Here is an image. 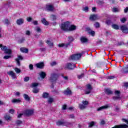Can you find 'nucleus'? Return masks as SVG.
<instances>
[{
	"label": "nucleus",
	"instance_id": "46",
	"mask_svg": "<svg viewBox=\"0 0 128 128\" xmlns=\"http://www.w3.org/2000/svg\"><path fill=\"white\" fill-rule=\"evenodd\" d=\"M4 23L6 24H10V21L8 19H5L4 20Z\"/></svg>",
	"mask_w": 128,
	"mask_h": 128
},
{
	"label": "nucleus",
	"instance_id": "11",
	"mask_svg": "<svg viewBox=\"0 0 128 128\" xmlns=\"http://www.w3.org/2000/svg\"><path fill=\"white\" fill-rule=\"evenodd\" d=\"M46 9L48 12H52L54 10V5L48 4L46 6Z\"/></svg>",
	"mask_w": 128,
	"mask_h": 128
},
{
	"label": "nucleus",
	"instance_id": "51",
	"mask_svg": "<svg viewBox=\"0 0 128 128\" xmlns=\"http://www.w3.org/2000/svg\"><path fill=\"white\" fill-rule=\"evenodd\" d=\"M26 20H28V22H32V18L30 17H28L26 18Z\"/></svg>",
	"mask_w": 128,
	"mask_h": 128
},
{
	"label": "nucleus",
	"instance_id": "42",
	"mask_svg": "<svg viewBox=\"0 0 128 128\" xmlns=\"http://www.w3.org/2000/svg\"><path fill=\"white\" fill-rule=\"evenodd\" d=\"M50 18L53 20H56V16L55 15L52 14L50 16Z\"/></svg>",
	"mask_w": 128,
	"mask_h": 128
},
{
	"label": "nucleus",
	"instance_id": "5",
	"mask_svg": "<svg viewBox=\"0 0 128 128\" xmlns=\"http://www.w3.org/2000/svg\"><path fill=\"white\" fill-rule=\"evenodd\" d=\"M82 54H74L70 56V59L72 60H80L82 58Z\"/></svg>",
	"mask_w": 128,
	"mask_h": 128
},
{
	"label": "nucleus",
	"instance_id": "62",
	"mask_svg": "<svg viewBox=\"0 0 128 128\" xmlns=\"http://www.w3.org/2000/svg\"><path fill=\"white\" fill-rule=\"evenodd\" d=\"M56 62H52V63H51V66H56Z\"/></svg>",
	"mask_w": 128,
	"mask_h": 128
},
{
	"label": "nucleus",
	"instance_id": "39",
	"mask_svg": "<svg viewBox=\"0 0 128 128\" xmlns=\"http://www.w3.org/2000/svg\"><path fill=\"white\" fill-rule=\"evenodd\" d=\"M16 126H20L22 124V122L20 120H18L16 122Z\"/></svg>",
	"mask_w": 128,
	"mask_h": 128
},
{
	"label": "nucleus",
	"instance_id": "20",
	"mask_svg": "<svg viewBox=\"0 0 128 128\" xmlns=\"http://www.w3.org/2000/svg\"><path fill=\"white\" fill-rule=\"evenodd\" d=\"M80 40L83 44H84V42H88V40L87 39L86 37L82 36L80 38Z\"/></svg>",
	"mask_w": 128,
	"mask_h": 128
},
{
	"label": "nucleus",
	"instance_id": "32",
	"mask_svg": "<svg viewBox=\"0 0 128 128\" xmlns=\"http://www.w3.org/2000/svg\"><path fill=\"white\" fill-rule=\"evenodd\" d=\"M112 26L114 30H118L119 28L118 26L116 24H112Z\"/></svg>",
	"mask_w": 128,
	"mask_h": 128
},
{
	"label": "nucleus",
	"instance_id": "9",
	"mask_svg": "<svg viewBox=\"0 0 128 128\" xmlns=\"http://www.w3.org/2000/svg\"><path fill=\"white\" fill-rule=\"evenodd\" d=\"M92 86H90V84H88L87 85V88L85 90V94H90V92H92Z\"/></svg>",
	"mask_w": 128,
	"mask_h": 128
},
{
	"label": "nucleus",
	"instance_id": "54",
	"mask_svg": "<svg viewBox=\"0 0 128 128\" xmlns=\"http://www.w3.org/2000/svg\"><path fill=\"white\" fill-rule=\"evenodd\" d=\"M94 26L96 28H100V24L98 22H96L94 24Z\"/></svg>",
	"mask_w": 128,
	"mask_h": 128
},
{
	"label": "nucleus",
	"instance_id": "16",
	"mask_svg": "<svg viewBox=\"0 0 128 128\" xmlns=\"http://www.w3.org/2000/svg\"><path fill=\"white\" fill-rule=\"evenodd\" d=\"M64 94L66 96H70L72 94V91L70 90V88H68L64 92Z\"/></svg>",
	"mask_w": 128,
	"mask_h": 128
},
{
	"label": "nucleus",
	"instance_id": "27",
	"mask_svg": "<svg viewBox=\"0 0 128 128\" xmlns=\"http://www.w3.org/2000/svg\"><path fill=\"white\" fill-rule=\"evenodd\" d=\"M106 92L107 94H112V91L110 88L106 89Z\"/></svg>",
	"mask_w": 128,
	"mask_h": 128
},
{
	"label": "nucleus",
	"instance_id": "19",
	"mask_svg": "<svg viewBox=\"0 0 128 128\" xmlns=\"http://www.w3.org/2000/svg\"><path fill=\"white\" fill-rule=\"evenodd\" d=\"M106 108H108V106L106 105V106H104L100 107L97 109V110L98 112H100V110H106Z\"/></svg>",
	"mask_w": 128,
	"mask_h": 128
},
{
	"label": "nucleus",
	"instance_id": "60",
	"mask_svg": "<svg viewBox=\"0 0 128 128\" xmlns=\"http://www.w3.org/2000/svg\"><path fill=\"white\" fill-rule=\"evenodd\" d=\"M62 110H66V105L64 104L62 106Z\"/></svg>",
	"mask_w": 128,
	"mask_h": 128
},
{
	"label": "nucleus",
	"instance_id": "33",
	"mask_svg": "<svg viewBox=\"0 0 128 128\" xmlns=\"http://www.w3.org/2000/svg\"><path fill=\"white\" fill-rule=\"evenodd\" d=\"M48 104H52V102H54V98L50 97L48 100Z\"/></svg>",
	"mask_w": 128,
	"mask_h": 128
},
{
	"label": "nucleus",
	"instance_id": "22",
	"mask_svg": "<svg viewBox=\"0 0 128 128\" xmlns=\"http://www.w3.org/2000/svg\"><path fill=\"white\" fill-rule=\"evenodd\" d=\"M26 116H32L34 114V110H26Z\"/></svg>",
	"mask_w": 128,
	"mask_h": 128
},
{
	"label": "nucleus",
	"instance_id": "36",
	"mask_svg": "<svg viewBox=\"0 0 128 128\" xmlns=\"http://www.w3.org/2000/svg\"><path fill=\"white\" fill-rule=\"evenodd\" d=\"M42 98H48V92H44L42 94Z\"/></svg>",
	"mask_w": 128,
	"mask_h": 128
},
{
	"label": "nucleus",
	"instance_id": "14",
	"mask_svg": "<svg viewBox=\"0 0 128 128\" xmlns=\"http://www.w3.org/2000/svg\"><path fill=\"white\" fill-rule=\"evenodd\" d=\"M90 20H98V16L96 14L90 15Z\"/></svg>",
	"mask_w": 128,
	"mask_h": 128
},
{
	"label": "nucleus",
	"instance_id": "1",
	"mask_svg": "<svg viewBox=\"0 0 128 128\" xmlns=\"http://www.w3.org/2000/svg\"><path fill=\"white\" fill-rule=\"evenodd\" d=\"M70 24L69 22H66L62 23L60 26L61 30L66 32H72V30H76V26L71 25L70 26Z\"/></svg>",
	"mask_w": 128,
	"mask_h": 128
},
{
	"label": "nucleus",
	"instance_id": "31",
	"mask_svg": "<svg viewBox=\"0 0 128 128\" xmlns=\"http://www.w3.org/2000/svg\"><path fill=\"white\" fill-rule=\"evenodd\" d=\"M96 124V122L94 121H92L90 123H89L88 127L92 128V126H94V124Z\"/></svg>",
	"mask_w": 128,
	"mask_h": 128
},
{
	"label": "nucleus",
	"instance_id": "63",
	"mask_svg": "<svg viewBox=\"0 0 128 128\" xmlns=\"http://www.w3.org/2000/svg\"><path fill=\"white\" fill-rule=\"evenodd\" d=\"M33 24L35 26H36V24H38V21L37 20H35V21L33 22Z\"/></svg>",
	"mask_w": 128,
	"mask_h": 128
},
{
	"label": "nucleus",
	"instance_id": "49",
	"mask_svg": "<svg viewBox=\"0 0 128 128\" xmlns=\"http://www.w3.org/2000/svg\"><path fill=\"white\" fill-rule=\"evenodd\" d=\"M9 112L12 114H14V109H10L9 110Z\"/></svg>",
	"mask_w": 128,
	"mask_h": 128
},
{
	"label": "nucleus",
	"instance_id": "35",
	"mask_svg": "<svg viewBox=\"0 0 128 128\" xmlns=\"http://www.w3.org/2000/svg\"><path fill=\"white\" fill-rule=\"evenodd\" d=\"M34 30L36 32H42V29L38 26L36 27Z\"/></svg>",
	"mask_w": 128,
	"mask_h": 128
},
{
	"label": "nucleus",
	"instance_id": "28",
	"mask_svg": "<svg viewBox=\"0 0 128 128\" xmlns=\"http://www.w3.org/2000/svg\"><path fill=\"white\" fill-rule=\"evenodd\" d=\"M4 118L6 120H12V117L10 116V115H8V114H6L5 116H4Z\"/></svg>",
	"mask_w": 128,
	"mask_h": 128
},
{
	"label": "nucleus",
	"instance_id": "25",
	"mask_svg": "<svg viewBox=\"0 0 128 128\" xmlns=\"http://www.w3.org/2000/svg\"><path fill=\"white\" fill-rule=\"evenodd\" d=\"M12 102L13 104H18V102H20V99H12Z\"/></svg>",
	"mask_w": 128,
	"mask_h": 128
},
{
	"label": "nucleus",
	"instance_id": "55",
	"mask_svg": "<svg viewBox=\"0 0 128 128\" xmlns=\"http://www.w3.org/2000/svg\"><path fill=\"white\" fill-rule=\"evenodd\" d=\"M104 124H106V122H104V120H102L100 121V124L101 126H104Z\"/></svg>",
	"mask_w": 128,
	"mask_h": 128
},
{
	"label": "nucleus",
	"instance_id": "23",
	"mask_svg": "<svg viewBox=\"0 0 128 128\" xmlns=\"http://www.w3.org/2000/svg\"><path fill=\"white\" fill-rule=\"evenodd\" d=\"M39 74L42 78H44L46 76V74L44 72H41Z\"/></svg>",
	"mask_w": 128,
	"mask_h": 128
},
{
	"label": "nucleus",
	"instance_id": "64",
	"mask_svg": "<svg viewBox=\"0 0 128 128\" xmlns=\"http://www.w3.org/2000/svg\"><path fill=\"white\" fill-rule=\"evenodd\" d=\"M106 24H110V20H108L106 22Z\"/></svg>",
	"mask_w": 128,
	"mask_h": 128
},
{
	"label": "nucleus",
	"instance_id": "58",
	"mask_svg": "<svg viewBox=\"0 0 128 128\" xmlns=\"http://www.w3.org/2000/svg\"><path fill=\"white\" fill-rule=\"evenodd\" d=\"M114 76H108V80H114Z\"/></svg>",
	"mask_w": 128,
	"mask_h": 128
},
{
	"label": "nucleus",
	"instance_id": "4",
	"mask_svg": "<svg viewBox=\"0 0 128 128\" xmlns=\"http://www.w3.org/2000/svg\"><path fill=\"white\" fill-rule=\"evenodd\" d=\"M88 104V102L84 100L82 102V104H79V108H80V110H84L86 108Z\"/></svg>",
	"mask_w": 128,
	"mask_h": 128
},
{
	"label": "nucleus",
	"instance_id": "6",
	"mask_svg": "<svg viewBox=\"0 0 128 128\" xmlns=\"http://www.w3.org/2000/svg\"><path fill=\"white\" fill-rule=\"evenodd\" d=\"M114 94H116V96H114L113 97V100H120V92L118 91V90H115L114 92Z\"/></svg>",
	"mask_w": 128,
	"mask_h": 128
},
{
	"label": "nucleus",
	"instance_id": "45",
	"mask_svg": "<svg viewBox=\"0 0 128 128\" xmlns=\"http://www.w3.org/2000/svg\"><path fill=\"white\" fill-rule=\"evenodd\" d=\"M28 80H30V77L29 76H26L24 78V82H28Z\"/></svg>",
	"mask_w": 128,
	"mask_h": 128
},
{
	"label": "nucleus",
	"instance_id": "3",
	"mask_svg": "<svg viewBox=\"0 0 128 128\" xmlns=\"http://www.w3.org/2000/svg\"><path fill=\"white\" fill-rule=\"evenodd\" d=\"M58 78V74L56 73H52L50 77V80L52 82H56Z\"/></svg>",
	"mask_w": 128,
	"mask_h": 128
},
{
	"label": "nucleus",
	"instance_id": "37",
	"mask_svg": "<svg viewBox=\"0 0 128 128\" xmlns=\"http://www.w3.org/2000/svg\"><path fill=\"white\" fill-rule=\"evenodd\" d=\"M25 39L24 38H20L19 40H18V44H22V42H24Z\"/></svg>",
	"mask_w": 128,
	"mask_h": 128
},
{
	"label": "nucleus",
	"instance_id": "2",
	"mask_svg": "<svg viewBox=\"0 0 128 128\" xmlns=\"http://www.w3.org/2000/svg\"><path fill=\"white\" fill-rule=\"evenodd\" d=\"M1 48L2 50H4L5 54H12V50L8 48L6 46H2V44H0V48Z\"/></svg>",
	"mask_w": 128,
	"mask_h": 128
},
{
	"label": "nucleus",
	"instance_id": "48",
	"mask_svg": "<svg viewBox=\"0 0 128 128\" xmlns=\"http://www.w3.org/2000/svg\"><path fill=\"white\" fill-rule=\"evenodd\" d=\"M38 86V83H33L32 84V88H36V86Z\"/></svg>",
	"mask_w": 128,
	"mask_h": 128
},
{
	"label": "nucleus",
	"instance_id": "50",
	"mask_svg": "<svg viewBox=\"0 0 128 128\" xmlns=\"http://www.w3.org/2000/svg\"><path fill=\"white\" fill-rule=\"evenodd\" d=\"M29 68L30 70H34V66L32 64L29 65Z\"/></svg>",
	"mask_w": 128,
	"mask_h": 128
},
{
	"label": "nucleus",
	"instance_id": "38",
	"mask_svg": "<svg viewBox=\"0 0 128 128\" xmlns=\"http://www.w3.org/2000/svg\"><path fill=\"white\" fill-rule=\"evenodd\" d=\"M14 70H15V72L16 74H20V72H21L20 69H19L18 68H14Z\"/></svg>",
	"mask_w": 128,
	"mask_h": 128
},
{
	"label": "nucleus",
	"instance_id": "43",
	"mask_svg": "<svg viewBox=\"0 0 128 128\" xmlns=\"http://www.w3.org/2000/svg\"><path fill=\"white\" fill-rule=\"evenodd\" d=\"M114 111L116 112H120V108L118 106H116L115 107Z\"/></svg>",
	"mask_w": 128,
	"mask_h": 128
},
{
	"label": "nucleus",
	"instance_id": "7",
	"mask_svg": "<svg viewBox=\"0 0 128 128\" xmlns=\"http://www.w3.org/2000/svg\"><path fill=\"white\" fill-rule=\"evenodd\" d=\"M56 124L57 126H68V124H70V122H64L62 120H58L56 122Z\"/></svg>",
	"mask_w": 128,
	"mask_h": 128
},
{
	"label": "nucleus",
	"instance_id": "57",
	"mask_svg": "<svg viewBox=\"0 0 128 128\" xmlns=\"http://www.w3.org/2000/svg\"><path fill=\"white\" fill-rule=\"evenodd\" d=\"M69 118H74V115L73 114H70L69 116Z\"/></svg>",
	"mask_w": 128,
	"mask_h": 128
},
{
	"label": "nucleus",
	"instance_id": "24",
	"mask_svg": "<svg viewBox=\"0 0 128 128\" xmlns=\"http://www.w3.org/2000/svg\"><path fill=\"white\" fill-rule=\"evenodd\" d=\"M20 52H24L25 54H28V50L24 48H20Z\"/></svg>",
	"mask_w": 128,
	"mask_h": 128
},
{
	"label": "nucleus",
	"instance_id": "44",
	"mask_svg": "<svg viewBox=\"0 0 128 128\" xmlns=\"http://www.w3.org/2000/svg\"><path fill=\"white\" fill-rule=\"evenodd\" d=\"M84 12H88V7L86 6L83 8Z\"/></svg>",
	"mask_w": 128,
	"mask_h": 128
},
{
	"label": "nucleus",
	"instance_id": "59",
	"mask_svg": "<svg viewBox=\"0 0 128 128\" xmlns=\"http://www.w3.org/2000/svg\"><path fill=\"white\" fill-rule=\"evenodd\" d=\"M124 72L125 74L128 72V66L126 67V68L124 70Z\"/></svg>",
	"mask_w": 128,
	"mask_h": 128
},
{
	"label": "nucleus",
	"instance_id": "13",
	"mask_svg": "<svg viewBox=\"0 0 128 128\" xmlns=\"http://www.w3.org/2000/svg\"><path fill=\"white\" fill-rule=\"evenodd\" d=\"M121 30H122V32L124 34H128V28L126 26H122L120 27Z\"/></svg>",
	"mask_w": 128,
	"mask_h": 128
},
{
	"label": "nucleus",
	"instance_id": "40",
	"mask_svg": "<svg viewBox=\"0 0 128 128\" xmlns=\"http://www.w3.org/2000/svg\"><path fill=\"white\" fill-rule=\"evenodd\" d=\"M68 40L70 44V42H73L74 38H72V36H69L68 38Z\"/></svg>",
	"mask_w": 128,
	"mask_h": 128
},
{
	"label": "nucleus",
	"instance_id": "34",
	"mask_svg": "<svg viewBox=\"0 0 128 128\" xmlns=\"http://www.w3.org/2000/svg\"><path fill=\"white\" fill-rule=\"evenodd\" d=\"M24 98L26 100H30V98L26 94H24Z\"/></svg>",
	"mask_w": 128,
	"mask_h": 128
},
{
	"label": "nucleus",
	"instance_id": "26",
	"mask_svg": "<svg viewBox=\"0 0 128 128\" xmlns=\"http://www.w3.org/2000/svg\"><path fill=\"white\" fill-rule=\"evenodd\" d=\"M41 22L42 24H44L45 26L48 25V21H46V20L44 18H42Z\"/></svg>",
	"mask_w": 128,
	"mask_h": 128
},
{
	"label": "nucleus",
	"instance_id": "15",
	"mask_svg": "<svg viewBox=\"0 0 128 128\" xmlns=\"http://www.w3.org/2000/svg\"><path fill=\"white\" fill-rule=\"evenodd\" d=\"M22 56L20 55L18 56V58H16V64L18 66H20V60H22Z\"/></svg>",
	"mask_w": 128,
	"mask_h": 128
},
{
	"label": "nucleus",
	"instance_id": "17",
	"mask_svg": "<svg viewBox=\"0 0 128 128\" xmlns=\"http://www.w3.org/2000/svg\"><path fill=\"white\" fill-rule=\"evenodd\" d=\"M86 30H87V32H88V34H91V36H94V34H95L94 31L92 30H90V28H86Z\"/></svg>",
	"mask_w": 128,
	"mask_h": 128
},
{
	"label": "nucleus",
	"instance_id": "8",
	"mask_svg": "<svg viewBox=\"0 0 128 128\" xmlns=\"http://www.w3.org/2000/svg\"><path fill=\"white\" fill-rule=\"evenodd\" d=\"M8 76H10L12 80H16V73H14V72L13 71L8 72Z\"/></svg>",
	"mask_w": 128,
	"mask_h": 128
},
{
	"label": "nucleus",
	"instance_id": "41",
	"mask_svg": "<svg viewBox=\"0 0 128 128\" xmlns=\"http://www.w3.org/2000/svg\"><path fill=\"white\" fill-rule=\"evenodd\" d=\"M32 92L34 94H38V89L37 88H34L32 90Z\"/></svg>",
	"mask_w": 128,
	"mask_h": 128
},
{
	"label": "nucleus",
	"instance_id": "29",
	"mask_svg": "<svg viewBox=\"0 0 128 128\" xmlns=\"http://www.w3.org/2000/svg\"><path fill=\"white\" fill-rule=\"evenodd\" d=\"M46 42L47 44H48L49 46L52 47L54 46V43L52 42H50V40H47Z\"/></svg>",
	"mask_w": 128,
	"mask_h": 128
},
{
	"label": "nucleus",
	"instance_id": "30",
	"mask_svg": "<svg viewBox=\"0 0 128 128\" xmlns=\"http://www.w3.org/2000/svg\"><path fill=\"white\" fill-rule=\"evenodd\" d=\"M113 12H119L120 8L114 7L112 10Z\"/></svg>",
	"mask_w": 128,
	"mask_h": 128
},
{
	"label": "nucleus",
	"instance_id": "21",
	"mask_svg": "<svg viewBox=\"0 0 128 128\" xmlns=\"http://www.w3.org/2000/svg\"><path fill=\"white\" fill-rule=\"evenodd\" d=\"M24 19H22V18H20V19H18V20H16V24H18V26H20V24H24Z\"/></svg>",
	"mask_w": 128,
	"mask_h": 128
},
{
	"label": "nucleus",
	"instance_id": "47",
	"mask_svg": "<svg viewBox=\"0 0 128 128\" xmlns=\"http://www.w3.org/2000/svg\"><path fill=\"white\" fill-rule=\"evenodd\" d=\"M84 74H82L80 75H78V78L79 80H80V78H84Z\"/></svg>",
	"mask_w": 128,
	"mask_h": 128
},
{
	"label": "nucleus",
	"instance_id": "56",
	"mask_svg": "<svg viewBox=\"0 0 128 128\" xmlns=\"http://www.w3.org/2000/svg\"><path fill=\"white\" fill-rule=\"evenodd\" d=\"M120 20H121L122 22L124 24L126 20V18H122L120 19Z\"/></svg>",
	"mask_w": 128,
	"mask_h": 128
},
{
	"label": "nucleus",
	"instance_id": "18",
	"mask_svg": "<svg viewBox=\"0 0 128 128\" xmlns=\"http://www.w3.org/2000/svg\"><path fill=\"white\" fill-rule=\"evenodd\" d=\"M70 43L68 42L67 44H58L59 48H68L70 46Z\"/></svg>",
	"mask_w": 128,
	"mask_h": 128
},
{
	"label": "nucleus",
	"instance_id": "12",
	"mask_svg": "<svg viewBox=\"0 0 128 128\" xmlns=\"http://www.w3.org/2000/svg\"><path fill=\"white\" fill-rule=\"evenodd\" d=\"M36 66L38 68H44V62H40L36 64Z\"/></svg>",
	"mask_w": 128,
	"mask_h": 128
},
{
	"label": "nucleus",
	"instance_id": "52",
	"mask_svg": "<svg viewBox=\"0 0 128 128\" xmlns=\"http://www.w3.org/2000/svg\"><path fill=\"white\" fill-rule=\"evenodd\" d=\"M4 60H8V58H10V56H6L4 57Z\"/></svg>",
	"mask_w": 128,
	"mask_h": 128
},
{
	"label": "nucleus",
	"instance_id": "10",
	"mask_svg": "<svg viewBox=\"0 0 128 128\" xmlns=\"http://www.w3.org/2000/svg\"><path fill=\"white\" fill-rule=\"evenodd\" d=\"M66 68H69V70H74L76 68V64L72 63H68L66 64Z\"/></svg>",
	"mask_w": 128,
	"mask_h": 128
},
{
	"label": "nucleus",
	"instance_id": "61",
	"mask_svg": "<svg viewBox=\"0 0 128 128\" xmlns=\"http://www.w3.org/2000/svg\"><path fill=\"white\" fill-rule=\"evenodd\" d=\"M26 36H30V32L28 30H27V31H26Z\"/></svg>",
	"mask_w": 128,
	"mask_h": 128
},
{
	"label": "nucleus",
	"instance_id": "53",
	"mask_svg": "<svg viewBox=\"0 0 128 128\" xmlns=\"http://www.w3.org/2000/svg\"><path fill=\"white\" fill-rule=\"evenodd\" d=\"M64 80H68V76H62Z\"/></svg>",
	"mask_w": 128,
	"mask_h": 128
}]
</instances>
